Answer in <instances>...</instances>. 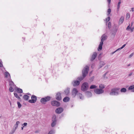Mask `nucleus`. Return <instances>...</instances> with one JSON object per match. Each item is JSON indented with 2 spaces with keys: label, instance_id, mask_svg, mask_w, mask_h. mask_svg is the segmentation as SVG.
Returning a JSON list of instances; mask_svg holds the SVG:
<instances>
[{
  "label": "nucleus",
  "instance_id": "17",
  "mask_svg": "<svg viewBox=\"0 0 134 134\" xmlns=\"http://www.w3.org/2000/svg\"><path fill=\"white\" fill-rule=\"evenodd\" d=\"M77 96L81 100H82L83 99V97L82 96L81 93H78L77 94Z\"/></svg>",
  "mask_w": 134,
  "mask_h": 134
},
{
  "label": "nucleus",
  "instance_id": "12",
  "mask_svg": "<svg viewBox=\"0 0 134 134\" xmlns=\"http://www.w3.org/2000/svg\"><path fill=\"white\" fill-rule=\"evenodd\" d=\"M80 81L77 80L74 81L72 82V84L74 86H78L80 84Z\"/></svg>",
  "mask_w": 134,
  "mask_h": 134
},
{
  "label": "nucleus",
  "instance_id": "58",
  "mask_svg": "<svg viewBox=\"0 0 134 134\" xmlns=\"http://www.w3.org/2000/svg\"><path fill=\"white\" fill-rule=\"evenodd\" d=\"M23 127H21V128L22 130H23V127H24V126H23Z\"/></svg>",
  "mask_w": 134,
  "mask_h": 134
},
{
  "label": "nucleus",
  "instance_id": "6",
  "mask_svg": "<svg viewBox=\"0 0 134 134\" xmlns=\"http://www.w3.org/2000/svg\"><path fill=\"white\" fill-rule=\"evenodd\" d=\"M31 99H30L29 100V102L31 103H35L37 100V98L36 96L33 95L31 97Z\"/></svg>",
  "mask_w": 134,
  "mask_h": 134
},
{
  "label": "nucleus",
  "instance_id": "50",
  "mask_svg": "<svg viewBox=\"0 0 134 134\" xmlns=\"http://www.w3.org/2000/svg\"><path fill=\"white\" fill-rule=\"evenodd\" d=\"M133 73L132 72H131L129 75V76H131L133 74Z\"/></svg>",
  "mask_w": 134,
  "mask_h": 134
},
{
  "label": "nucleus",
  "instance_id": "45",
  "mask_svg": "<svg viewBox=\"0 0 134 134\" xmlns=\"http://www.w3.org/2000/svg\"><path fill=\"white\" fill-rule=\"evenodd\" d=\"M126 17H128V18H129L130 17V15L129 13H127L126 14Z\"/></svg>",
  "mask_w": 134,
  "mask_h": 134
},
{
  "label": "nucleus",
  "instance_id": "13",
  "mask_svg": "<svg viewBox=\"0 0 134 134\" xmlns=\"http://www.w3.org/2000/svg\"><path fill=\"white\" fill-rule=\"evenodd\" d=\"M8 81L9 83V85L10 87H13L14 85V82L12 80L11 78H10Z\"/></svg>",
  "mask_w": 134,
  "mask_h": 134
},
{
  "label": "nucleus",
  "instance_id": "21",
  "mask_svg": "<svg viewBox=\"0 0 134 134\" xmlns=\"http://www.w3.org/2000/svg\"><path fill=\"white\" fill-rule=\"evenodd\" d=\"M70 100V98L68 97H64L63 99V101L64 102H67Z\"/></svg>",
  "mask_w": 134,
  "mask_h": 134
},
{
  "label": "nucleus",
  "instance_id": "57",
  "mask_svg": "<svg viewBox=\"0 0 134 134\" xmlns=\"http://www.w3.org/2000/svg\"><path fill=\"white\" fill-rule=\"evenodd\" d=\"M16 98H17L19 100H20L21 99L20 97L19 96L18 97Z\"/></svg>",
  "mask_w": 134,
  "mask_h": 134
},
{
  "label": "nucleus",
  "instance_id": "60",
  "mask_svg": "<svg viewBox=\"0 0 134 134\" xmlns=\"http://www.w3.org/2000/svg\"><path fill=\"white\" fill-rule=\"evenodd\" d=\"M130 65H131V64H129L128 65H127V66H130Z\"/></svg>",
  "mask_w": 134,
  "mask_h": 134
},
{
  "label": "nucleus",
  "instance_id": "62",
  "mask_svg": "<svg viewBox=\"0 0 134 134\" xmlns=\"http://www.w3.org/2000/svg\"><path fill=\"white\" fill-rule=\"evenodd\" d=\"M27 94H28V95H30V94L29 93H27Z\"/></svg>",
  "mask_w": 134,
  "mask_h": 134
},
{
  "label": "nucleus",
  "instance_id": "26",
  "mask_svg": "<svg viewBox=\"0 0 134 134\" xmlns=\"http://www.w3.org/2000/svg\"><path fill=\"white\" fill-rule=\"evenodd\" d=\"M56 116L55 115H53L52 117V121L54 122H57V120H56Z\"/></svg>",
  "mask_w": 134,
  "mask_h": 134
},
{
  "label": "nucleus",
  "instance_id": "38",
  "mask_svg": "<svg viewBox=\"0 0 134 134\" xmlns=\"http://www.w3.org/2000/svg\"><path fill=\"white\" fill-rule=\"evenodd\" d=\"M102 46H99L98 47V51H99L102 49Z\"/></svg>",
  "mask_w": 134,
  "mask_h": 134
},
{
  "label": "nucleus",
  "instance_id": "2",
  "mask_svg": "<svg viewBox=\"0 0 134 134\" xmlns=\"http://www.w3.org/2000/svg\"><path fill=\"white\" fill-rule=\"evenodd\" d=\"M120 88H115L112 89L111 91L109 93V94L111 96H117L119 94V91Z\"/></svg>",
  "mask_w": 134,
  "mask_h": 134
},
{
  "label": "nucleus",
  "instance_id": "7",
  "mask_svg": "<svg viewBox=\"0 0 134 134\" xmlns=\"http://www.w3.org/2000/svg\"><path fill=\"white\" fill-rule=\"evenodd\" d=\"M94 92L97 94H101L104 92V90L99 88H96L94 90Z\"/></svg>",
  "mask_w": 134,
  "mask_h": 134
},
{
  "label": "nucleus",
  "instance_id": "27",
  "mask_svg": "<svg viewBox=\"0 0 134 134\" xmlns=\"http://www.w3.org/2000/svg\"><path fill=\"white\" fill-rule=\"evenodd\" d=\"M117 30L118 29H115L114 31H113L112 32V35L114 36H115V35L116 32L117 31Z\"/></svg>",
  "mask_w": 134,
  "mask_h": 134
},
{
  "label": "nucleus",
  "instance_id": "24",
  "mask_svg": "<svg viewBox=\"0 0 134 134\" xmlns=\"http://www.w3.org/2000/svg\"><path fill=\"white\" fill-rule=\"evenodd\" d=\"M16 90L19 93H22L23 92V90L22 89L18 87L17 88Z\"/></svg>",
  "mask_w": 134,
  "mask_h": 134
},
{
  "label": "nucleus",
  "instance_id": "10",
  "mask_svg": "<svg viewBox=\"0 0 134 134\" xmlns=\"http://www.w3.org/2000/svg\"><path fill=\"white\" fill-rule=\"evenodd\" d=\"M78 91H77V89L75 88H74L72 91V96H74V97H75L76 94H77Z\"/></svg>",
  "mask_w": 134,
  "mask_h": 134
},
{
  "label": "nucleus",
  "instance_id": "53",
  "mask_svg": "<svg viewBox=\"0 0 134 134\" xmlns=\"http://www.w3.org/2000/svg\"><path fill=\"white\" fill-rule=\"evenodd\" d=\"M108 73V72H106L103 75V76L104 77H105V76L106 75V74H107V73Z\"/></svg>",
  "mask_w": 134,
  "mask_h": 134
},
{
  "label": "nucleus",
  "instance_id": "25",
  "mask_svg": "<svg viewBox=\"0 0 134 134\" xmlns=\"http://www.w3.org/2000/svg\"><path fill=\"white\" fill-rule=\"evenodd\" d=\"M102 37V38L101 40L102 41H104L106 40L107 38V36L106 35H103Z\"/></svg>",
  "mask_w": 134,
  "mask_h": 134
},
{
  "label": "nucleus",
  "instance_id": "23",
  "mask_svg": "<svg viewBox=\"0 0 134 134\" xmlns=\"http://www.w3.org/2000/svg\"><path fill=\"white\" fill-rule=\"evenodd\" d=\"M29 98V97L27 95L25 94L24 95L23 97V98L24 99L27 100H28Z\"/></svg>",
  "mask_w": 134,
  "mask_h": 134
},
{
  "label": "nucleus",
  "instance_id": "55",
  "mask_svg": "<svg viewBox=\"0 0 134 134\" xmlns=\"http://www.w3.org/2000/svg\"><path fill=\"white\" fill-rule=\"evenodd\" d=\"M131 10L132 12H133L134 11V8H131Z\"/></svg>",
  "mask_w": 134,
  "mask_h": 134
},
{
  "label": "nucleus",
  "instance_id": "42",
  "mask_svg": "<svg viewBox=\"0 0 134 134\" xmlns=\"http://www.w3.org/2000/svg\"><path fill=\"white\" fill-rule=\"evenodd\" d=\"M133 55V53H132L129 56V58H131V57Z\"/></svg>",
  "mask_w": 134,
  "mask_h": 134
},
{
  "label": "nucleus",
  "instance_id": "28",
  "mask_svg": "<svg viewBox=\"0 0 134 134\" xmlns=\"http://www.w3.org/2000/svg\"><path fill=\"white\" fill-rule=\"evenodd\" d=\"M127 90L125 88H123L121 89L120 91L121 92H126Z\"/></svg>",
  "mask_w": 134,
  "mask_h": 134
},
{
  "label": "nucleus",
  "instance_id": "20",
  "mask_svg": "<svg viewBox=\"0 0 134 134\" xmlns=\"http://www.w3.org/2000/svg\"><path fill=\"white\" fill-rule=\"evenodd\" d=\"M4 75L5 76V77L6 78H8V76H9L10 78H11L10 75L9 73L7 71H6L5 72Z\"/></svg>",
  "mask_w": 134,
  "mask_h": 134
},
{
  "label": "nucleus",
  "instance_id": "33",
  "mask_svg": "<svg viewBox=\"0 0 134 134\" xmlns=\"http://www.w3.org/2000/svg\"><path fill=\"white\" fill-rule=\"evenodd\" d=\"M55 131L54 130H51L48 134H53L54 133Z\"/></svg>",
  "mask_w": 134,
  "mask_h": 134
},
{
  "label": "nucleus",
  "instance_id": "34",
  "mask_svg": "<svg viewBox=\"0 0 134 134\" xmlns=\"http://www.w3.org/2000/svg\"><path fill=\"white\" fill-rule=\"evenodd\" d=\"M108 27L109 29H110L111 27V23L110 22H109L108 24Z\"/></svg>",
  "mask_w": 134,
  "mask_h": 134
},
{
  "label": "nucleus",
  "instance_id": "30",
  "mask_svg": "<svg viewBox=\"0 0 134 134\" xmlns=\"http://www.w3.org/2000/svg\"><path fill=\"white\" fill-rule=\"evenodd\" d=\"M20 123V122L18 121L16 122V124L15 125V129H16L17 128L18 124Z\"/></svg>",
  "mask_w": 134,
  "mask_h": 134
},
{
  "label": "nucleus",
  "instance_id": "22",
  "mask_svg": "<svg viewBox=\"0 0 134 134\" xmlns=\"http://www.w3.org/2000/svg\"><path fill=\"white\" fill-rule=\"evenodd\" d=\"M121 0H119V2L118 4L117 11H119L120 7V5L121 3Z\"/></svg>",
  "mask_w": 134,
  "mask_h": 134
},
{
  "label": "nucleus",
  "instance_id": "43",
  "mask_svg": "<svg viewBox=\"0 0 134 134\" xmlns=\"http://www.w3.org/2000/svg\"><path fill=\"white\" fill-rule=\"evenodd\" d=\"M131 29V27H130V25H129L127 27L126 30H129V29Z\"/></svg>",
  "mask_w": 134,
  "mask_h": 134
},
{
  "label": "nucleus",
  "instance_id": "15",
  "mask_svg": "<svg viewBox=\"0 0 134 134\" xmlns=\"http://www.w3.org/2000/svg\"><path fill=\"white\" fill-rule=\"evenodd\" d=\"M105 64V63L103 61H100L99 62V69L101 68Z\"/></svg>",
  "mask_w": 134,
  "mask_h": 134
},
{
  "label": "nucleus",
  "instance_id": "36",
  "mask_svg": "<svg viewBox=\"0 0 134 134\" xmlns=\"http://www.w3.org/2000/svg\"><path fill=\"white\" fill-rule=\"evenodd\" d=\"M10 87L9 88V91L10 92H13L14 91V89L12 87Z\"/></svg>",
  "mask_w": 134,
  "mask_h": 134
},
{
  "label": "nucleus",
  "instance_id": "59",
  "mask_svg": "<svg viewBox=\"0 0 134 134\" xmlns=\"http://www.w3.org/2000/svg\"><path fill=\"white\" fill-rule=\"evenodd\" d=\"M133 24V23H132L131 24V26H132Z\"/></svg>",
  "mask_w": 134,
  "mask_h": 134
},
{
  "label": "nucleus",
  "instance_id": "48",
  "mask_svg": "<svg viewBox=\"0 0 134 134\" xmlns=\"http://www.w3.org/2000/svg\"><path fill=\"white\" fill-rule=\"evenodd\" d=\"M107 2L109 4L111 2V0H107Z\"/></svg>",
  "mask_w": 134,
  "mask_h": 134
},
{
  "label": "nucleus",
  "instance_id": "47",
  "mask_svg": "<svg viewBox=\"0 0 134 134\" xmlns=\"http://www.w3.org/2000/svg\"><path fill=\"white\" fill-rule=\"evenodd\" d=\"M126 45V44H124L123 45H122V46L120 48H121V49H122Z\"/></svg>",
  "mask_w": 134,
  "mask_h": 134
},
{
  "label": "nucleus",
  "instance_id": "37",
  "mask_svg": "<svg viewBox=\"0 0 134 134\" xmlns=\"http://www.w3.org/2000/svg\"><path fill=\"white\" fill-rule=\"evenodd\" d=\"M17 103L18 108H20L21 107V105L19 102H17Z\"/></svg>",
  "mask_w": 134,
  "mask_h": 134
},
{
  "label": "nucleus",
  "instance_id": "9",
  "mask_svg": "<svg viewBox=\"0 0 134 134\" xmlns=\"http://www.w3.org/2000/svg\"><path fill=\"white\" fill-rule=\"evenodd\" d=\"M55 98L58 101H60L61 100V94L60 92H58L57 93L55 96Z\"/></svg>",
  "mask_w": 134,
  "mask_h": 134
},
{
  "label": "nucleus",
  "instance_id": "19",
  "mask_svg": "<svg viewBox=\"0 0 134 134\" xmlns=\"http://www.w3.org/2000/svg\"><path fill=\"white\" fill-rule=\"evenodd\" d=\"M69 91H70V88H67L66 89L65 91H64V92L65 94L66 95H68L69 93Z\"/></svg>",
  "mask_w": 134,
  "mask_h": 134
},
{
  "label": "nucleus",
  "instance_id": "61",
  "mask_svg": "<svg viewBox=\"0 0 134 134\" xmlns=\"http://www.w3.org/2000/svg\"><path fill=\"white\" fill-rule=\"evenodd\" d=\"M93 66H94V65H93V64H92L91 65V67L92 68Z\"/></svg>",
  "mask_w": 134,
  "mask_h": 134
},
{
  "label": "nucleus",
  "instance_id": "11",
  "mask_svg": "<svg viewBox=\"0 0 134 134\" xmlns=\"http://www.w3.org/2000/svg\"><path fill=\"white\" fill-rule=\"evenodd\" d=\"M97 56V53L96 52H94L93 54L92 55L90 60L91 61H93L94 60Z\"/></svg>",
  "mask_w": 134,
  "mask_h": 134
},
{
  "label": "nucleus",
  "instance_id": "39",
  "mask_svg": "<svg viewBox=\"0 0 134 134\" xmlns=\"http://www.w3.org/2000/svg\"><path fill=\"white\" fill-rule=\"evenodd\" d=\"M110 18L109 16H108L107 18L106 19V20L107 21V22L109 21L110 20ZM107 24V23H106V25Z\"/></svg>",
  "mask_w": 134,
  "mask_h": 134
},
{
  "label": "nucleus",
  "instance_id": "14",
  "mask_svg": "<svg viewBox=\"0 0 134 134\" xmlns=\"http://www.w3.org/2000/svg\"><path fill=\"white\" fill-rule=\"evenodd\" d=\"M86 95L88 97H90L91 96L92 94L91 92L89 91H87L85 92Z\"/></svg>",
  "mask_w": 134,
  "mask_h": 134
},
{
  "label": "nucleus",
  "instance_id": "49",
  "mask_svg": "<svg viewBox=\"0 0 134 134\" xmlns=\"http://www.w3.org/2000/svg\"><path fill=\"white\" fill-rule=\"evenodd\" d=\"M134 27H133L132 28H131V29H130L131 30V31L132 32L133 31V30H134Z\"/></svg>",
  "mask_w": 134,
  "mask_h": 134
},
{
  "label": "nucleus",
  "instance_id": "5",
  "mask_svg": "<svg viewBox=\"0 0 134 134\" xmlns=\"http://www.w3.org/2000/svg\"><path fill=\"white\" fill-rule=\"evenodd\" d=\"M51 105L53 106L59 107L60 105V102L56 100H53L51 102Z\"/></svg>",
  "mask_w": 134,
  "mask_h": 134
},
{
  "label": "nucleus",
  "instance_id": "31",
  "mask_svg": "<svg viewBox=\"0 0 134 134\" xmlns=\"http://www.w3.org/2000/svg\"><path fill=\"white\" fill-rule=\"evenodd\" d=\"M97 87L96 86L94 85H92L90 87V88L91 89H93L96 88Z\"/></svg>",
  "mask_w": 134,
  "mask_h": 134
},
{
  "label": "nucleus",
  "instance_id": "35",
  "mask_svg": "<svg viewBox=\"0 0 134 134\" xmlns=\"http://www.w3.org/2000/svg\"><path fill=\"white\" fill-rule=\"evenodd\" d=\"M111 12V10L109 8L108 9V11H107V13H108L107 15H108L109 16L110 13Z\"/></svg>",
  "mask_w": 134,
  "mask_h": 134
},
{
  "label": "nucleus",
  "instance_id": "32",
  "mask_svg": "<svg viewBox=\"0 0 134 134\" xmlns=\"http://www.w3.org/2000/svg\"><path fill=\"white\" fill-rule=\"evenodd\" d=\"M56 122L52 121V122L51 124V126L52 127L54 126L56 124Z\"/></svg>",
  "mask_w": 134,
  "mask_h": 134
},
{
  "label": "nucleus",
  "instance_id": "29",
  "mask_svg": "<svg viewBox=\"0 0 134 134\" xmlns=\"http://www.w3.org/2000/svg\"><path fill=\"white\" fill-rule=\"evenodd\" d=\"M105 87V86H104V85L102 84H100L99 86V87L100 89H102L104 88Z\"/></svg>",
  "mask_w": 134,
  "mask_h": 134
},
{
  "label": "nucleus",
  "instance_id": "46",
  "mask_svg": "<svg viewBox=\"0 0 134 134\" xmlns=\"http://www.w3.org/2000/svg\"><path fill=\"white\" fill-rule=\"evenodd\" d=\"M27 125V123L26 122H24V123L23 124V125H24L23 126H26Z\"/></svg>",
  "mask_w": 134,
  "mask_h": 134
},
{
  "label": "nucleus",
  "instance_id": "18",
  "mask_svg": "<svg viewBox=\"0 0 134 134\" xmlns=\"http://www.w3.org/2000/svg\"><path fill=\"white\" fill-rule=\"evenodd\" d=\"M124 21V17L121 16L120 18L119 21V24H122Z\"/></svg>",
  "mask_w": 134,
  "mask_h": 134
},
{
  "label": "nucleus",
  "instance_id": "64",
  "mask_svg": "<svg viewBox=\"0 0 134 134\" xmlns=\"http://www.w3.org/2000/svg\"><path fill=\"white\" fill-rule=\"evenodd\" d=\"M13 133H12V132H11L9 133V134H13Z\"/></svg>",
  "mask_w": 134,
  "mask_h": 134
},
{
  "label": "nucleus",
  "instance_id": "41",
  "mask_svg": "<svg viewBox=\"0 0 134 134\" xmlns=\"http://www.w3.org/2000/svg\"><path fill=\"white\" fill-rule=\"evenodd\" d=\"M14 96L16 98H17L19 96L18 95V94L16 93H14Z\"/></svg>",
  "mask_w": 134,
  "mask_h": 134
},
{
  "label": "nucleus",
  "instance_id": "16",
  "mask_svg": "<svg viewBox=\"0 0 134 134\" xmlns=\"http://www.w3.org/2000/svg\"><path fill=\"white\" fill-rule=\"evenodd\" d=\"M129 90H131L132 92H134V85L130 86L128 88Z\"/></svg>",
  "mask_w": 134,
  "mask_h": 134
},
{
  "label": "nucleus",
  "instance_id": "40",
  "mask_svg": "<svg viewBox=\"0 0 134 134\" xmlns=\"http://www.w3.org/2000/svg\"><path fill=\"white\" fill-rule=\"evenodd\" d=\"M103 41L101 40V42H100L99 46H102L103 44Z\"/></svg>",
  "mask_w": 134,
  "mask_h": 134
},
{
  "label": "nucleus",
  "instance_id": "63",
  "mask_svg": "<svg viewBox=\"0 0 134 134\" xmlns=\"http://www.w3.org/2000/svg\"><path fill=\"white\" fill-rule=\"evenodd\" d=\"M20 96H22V95L21 94H20L19 95Z\"/></svg>",
  "mask_w": 134,
  "mask_h": 134
},
{
  "label": "nucleus",
  "instance_id": "1",
  "mask_svg": "<svg viewBox=\"0 0 134 134\" xmlns=\"http://www.w3.org/2000/svg\"><path fill=\"white\" fill-rule=\"evenodd\" d=\"M89 70L88 66H86L82 70V76L78 77L77 79L80 81L82 80L87 74Z\"/></svg>",
  "mask_w": 134,
  "mask_h": 134
},
{
  "label": "nucleus",
  "instance_id": "44",
  "mask_svg": "<svg viewBox=\"0 0 134 134\" xmlns=\"http://www.w3.org/2000/svg\"><path fill=\"white\" fill-rule=\"evenodd\" d=\"M94 79V77H91L90 79V80L91 81H93V80Z\"/></svg>",
  "mask_w": 134,
  "mask_h": 134
},
{
  "label": "nucleus",
  "instance_id": "3",
  "mask_svg": "<svg viewBox=\"0 0 134 134\" xmlns=\"http://www.w3.org/2000/svg\"><path fill=\"white\" fill-rule=\"evenodd\" d=\"M51 98V97L49 96H47L44 98H42L41 99L40 102L42 104H45L46 102L50 100Z\"/></svg>",
  "mask_w": 134,
  "mask_h": 134
},
{
  "label": "nucleus",
  "instance_id": "56",
  "mask_svg": "<svg viewBox=\"0 0 134 134\" xmlns=\"http://www.w3.org/2000/svg\"><path fill=\"white\" fill-rule=\"evenodd\" d=\"M116 52V51H114V52H112L111 53V54H114L115 52Z\"/></svg>",
  "mask_w": 134,
  "mask_h": 134
},
{
  "label": "nucleus",
  "instance_id": "54",
  "mask_svg": "<svg viewBox=\"0 0 134 134\" xmlns=\"http://www.w3.org/2000/svg\"><path fill=\"white\" fill-rule=\"evenodd\" d=\"M15 129H14L12 131V133H13L14 132H15Z\"/></svg>",
  "mask_w": 134,
  "mask_h": 134
},
{
  "label": "nucleus",
  "instance_id": "4",
  "mask_svg": "<svg viewBox=\"0 0 134 134\" xmlns=\"http://www.w3.org/2000/svg\"><path fill=\"white\" fill-rule=\"evenodd\" d=\"M88 88V83L87 82L83 83L82 85L81 90L83 91H85L87 90Z\"/></svg>",
  "mask_w": 134,
  "mask_h": 134
},
{
  "label": "nucleus",
  "instance_id": "52",
  "mask_svg": "<svg viewBox=\"0 0 134 134\" xmlns=\"http://www.w3.org/2000/svg\"><path fill=\"white\" fill-rule=\"evenodd\" d=\"M121 49H121V48H118V49H116V51L117 52V51H118L119 50H120Z\"/></svg>",
  "mask_w": 134,
  "mask_h": 134
},
{
  "label": "nucleus",
  "instance_id": "8",
  "mask_svg": "<svg viewBox=\"0 0 134 134\" xmlns=\"http://www.w3.org/2000/svg\"><path fill=\"white\" fill-rule=\"evenodd\" d=\"M63 109L62 107L57 108L55 110V112L56 113L59 114L61 113L63 111Z\"/></svg>",
  "mask_w": 134,
  "mask_h": 134
},
{
  "label": "nucleus",
  "instance_id": "51",
  "mask_svg": "<svg viewBox=\"0 0 134 134\" xmlns=\"http://www.w3.org/2000/svg\"><path fill=\"white\" fill-rule=\"evenodd\" d=\"M3 66V64L0 61V67H2Z\"/></svg>",
  "mask_w": 134,
  "mask_h": 134
}]
</instances>
